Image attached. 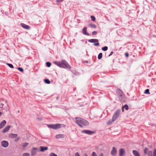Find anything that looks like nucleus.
Instances as JSON below:
<instances>
[{
	"mask_svg": "<svg viewBox=\"0 0 156 156\" xmlns=\"http://www.w3.org/2000/svg\"><path fill=\"white\" fill-rule=\"evenodd\" d=\"M89 26L90 27L94 28H96V26L94 24H90L89 25Z\"/></svg>",
	"mask_w": 156,
	"mask_h": 156,
	"instance_id": "20",
	"label": "nucleus"
},
{
	"mask_svg": "<svg viewBox=\"0 0 156 156\" xmlns=\"http://www.w3.org/2000/svg\"><path fill=\"white\" fill-rule=\"evenodd\" d=\"M18 69V70H19L20 71L23 72V69L22 68H20V67H19V68H17Z\"/></svg>",
	"mask_w": 156,
	"mask_h": 156,
	"instance_id": "30",
	"label": "nucleus"
},
{
	"mask_svg": "<svg viewBox=\"0 0 156 156\" xmlns=\"http://www.w3.org/2000/svg\"><path fill=\"white\" fill-rule=\"evenodd\" d=\"M49 156H57V155L54 153H52L50 154Z\"/></svg>",
	"mask_w": 156,
	"mask_h": 156,
	"instance_id": "33",
	"label": "nucleus"
},
{
	"mask_svg": "<svg viewBox=\"0 0 156 156\" xmlns=\"http://www.w3.org/2000/svg\"><path fill=\"white\" fill-rule=\"evenodd\" d=\"M133 153L135 156H140L139 153L137 151L135 150L133 151Z\"/></svg>",
	"mask_w": 156,
	"mask_h": 156,
	"instance_id": "19",
	"label": "nucleus"
},
{
	"mask_svg": "<svg viewBox=\"0 0 156 156\" xmlns=\"http://www.w3.org/2000/svg\"><path fill=\"white\" fill-rule=\"evenodd\" d=\"M125 56L127 57H128V56H129V54L127 52H126V53L125 54Z\"/></svg>",
	"mask_w": 156,
	"mask_h": 156,
	"instance_id": "38",
	"label": "nucleus"
},
{
	"mask_svg": "<svg viewBox=\"0 0 156 156\" xmlns=\"http://www.w3.org/2000/svg\"><path fill=\"white\" fill-rule=\"evenodd\" d=\"M49 128H51L54 129H56L61 128L62 127H64L65 125L64 124H50L48 125Z\"/></svg>",
	"mask_w": 156,
	"mask_h": 156,
	"instance_id": "3",
	"label": "nucleus"
},
{
	"mask_svg": "<svg viewBox=\"0 0 156 156\" xmlns=\"http://www.w3.org/2000/svg\"><path fill=\"white\" fill-rule=\"evenodd\" d=\"M125 153V150L123 148H121L119 150V155L120 156H123Z\"/></svg>",
	"mask_w": 156,
	"mask_h": 156,
	"instance_id": "11",
	"label": "nucleus"
},
{
	"mask_svg": "<svg viewBox=\"0 0 156 156\" xmlns=\"http://www.w3.org/2000/svg\"><path fill=\"white\" fill-rule=\"evenodd\" d=\"M124 106V108H125L126 110H127L128 109L129 107L127 105H125L124 106Z\"/></svg>",
	"mask_w": 156,
	"mask_h": 156,
	"instance_id": "28",
	"label": "nucleus"
},
{
	"mask_svg": "<svg viewBox=\"0 0 156 156\" xmlns=\"http://www.w3.org/2000/svg\"><path fill=\"white\" fill-rule=\"evenodd\" d=\"M92 156H97L96 155V154L95 152H93L92 153Z\"/></svg>",
	"mask_w": 156,
	"mask_h": 156,
	"instance_id": "36",
	"label": "nucleus"
},
{
	"mask_svg": "<svg viewBox=\"0 0 156 156\" xmlns=\"http://www.w3.org/2000/svg\"><path fill=\"white\" fill-rule=\"evenodd\" d=\"M102 54L101 53H100L98 56V58L99 59H101L102 58Z\"/></svg>",
	"mask_w": 156,
	"mask_h": 156,
	"instance_id": "21",
	"label": "nucleus"
},
{
	"mask_svg": "<svg viewBox=\"0 0 156 156\" xmlns=\"http://www.w3.org/2000/svg\"><path fill=\"white\" fill-rule=\"evenodd\" d=\"M47 66L48 67H50L51 66V63L49 62H47L46 63Z\"/></svg>",
	"mask_w": 156,
	"mask_h": 156,
	"instance_id": "32",
	"label": "nucleus"
},
{
	"mask_svg": "<svg viewBox=\"0 0 156 156\" xmlns=\"http://www.w3.org/2000/svg\"><path fill=\"white\" fill-rule=\"evenodd\" d=\"M21 25L22 27L24 28L27 29H30V27L29 26H28L24 23H21Z\"/></svg>",
	"mask_w": 156,
	"mask_h": 156,
	"instance_id": "16",
	"label": "nucleus"
},
{
	"mask_svg": "<svg viewBox=\"0 0 156 156\" xmlns=\"http://www.w3.org/2000/svg\"><path fill=\"white\" fill-rule=\"evenodd\" d=\"M6 123V122L5 120H4L2 121L0 123V129L2 128L5 125Z\"/></svg>",
	"mask_w": 156,
	"mask_h": 156,
	"instance_id": "14",
	"label": "nucleus"
},
{
	"mask_svg": "<svg viewBox=\"0 0 156 156\" xmlns=\"http://www.w3.org/2000/svg\"><path fill=\"white\" fill-rule=\"evenodd\" d=\"M144 93L145 94H149L150 93L149 90L148 89H146L144 92Z\"/></svg>",
	"mask_w": 156,
	"mask_h": 156,
	"instance_id": "27",
	"label": "nucleus"
},
{
	"mask_svg": "<svg viewBox=\"0 0 156 156\" xmlns=\"http://www.w3.org/2000/svg\"><path fill=\"white\" fill-rule=\"evenodd\" d=\"M44 81L47 84H49L50 83V81L48 79H45L44 80Z\"/></svg>",
	"mask_w": 156,
	"mask_h": 156,
	"instance_id": "24",
	"label": "nucleus"
},
{
	"mask_svg": "<svg viewBox=\"0 0 156 156\" xmlns=\"http://www.w3.org/2000/svg\"><path fill=\"white\" fill-rule=\"evenodd\" d=\"M75 156H80V155L78 152H76L75 154Z\"/></svg>",
	"mask_w": 156,
	"mask_h": 156,
	"instance_id": "39",
	"label": "nucleus"
},
{
	"mask_svg": "<svg viewBox=\"0 0 156 156\" xmlns=\"http://www.w3.org/2000/svg\"><path fill=\"white\" fill-rule=\"evenodd\" d=\"M10 127V126H6L3 130L2 131V133H4L8 131L9 130Z\"/></svg>",
	"mask_w": 156,
	"mask_h": 156,
	"instance_id": "13",
	"label": "nucleus"
},
{
	"mask_svg": "<svg viewBox=\"0 0 156 156\" xmlns=\"http://www.w3.org/2000/svg\"><path fill=\"white\" fill-rule=\"evenodd\" d=\"M82 132L85 133L87 134H88L91 135L92 134L94 133V132H92L91 131H90L89 130H83L82 131Z\"/></svg>",
	"mask_w": 156,
	"mask_h": 156,
	"instance_id": "10",
	"label": "nucleus"
},
{
	"mask_svg": "<svg viewBox=\"0 0 156 156\" xmlns=\"http://www.w3.org/2000/svg\"><path fill=\"white\" fill-rule=\"evenodd\" d=\"M63 0H57L56 2L57 3L61 2L63 1Z\"/></svg>",
	"mask_w": 156,
	"mask_h": 156,
	"instance_id": "37",
	"label": "nucleus"
},
{
	"mask_svg": "<svg viewBox=\"0 0 156 156\" xmlns=\"http://www.w3.org/2000/svg\"><path fill=\"white\" fill-rule=\"evenodd\" d=\"M29 144L27 143H24L22 144L23 146L25 147H26Z\"/></svg>",
	"mask_w": 156,
	"mask_h": 156,
	"instance_id": "22",
	"label": "nucleus"
},
{
	"mask_svg": "<svg viewBox=\"0 0 156 156\" xmlns=\"http://www.w3.org/2000/svg\"><path fill=\"white\" fill-rule=\"evenodd\" d=\"M113 53V52H111V54H110V55H109V56H110V55H112Z\"/></svg>",
	"mask_w": 156,
	"mask_h": 156,
	"instance_id": "42",
	"label": "nucleus"
},
{
	"mask_svg": "<svg viewBox=\"0 0 156 156\" xmlns=\"http://www.w3.org/2000/svg\"><path fill=\"white\" fill-rule=\"evenodd\" d=\"M99 156H104L103 154L102 153H101L99 155Z\"/></svg>",
	"mask_w": 156,
	"mask_h": 156,
	"instance_id": "41",
	"label": "nucleus"
},
{
	"mask_svg": "<svg viewBox=\"0 0 156 156\" xmlns=\"http://www.w3.org/2000/svg\"><path fill=\"white\" fill-rule=\"evenodd\" d=\"M90 18L93 21H95L96 19L94 16H91Z\"/></svg>",
	"mask_w": 156,
	"mask_h": 156,
	"instance_id": "29",
	"label": "nucleus"
},
{
	"mask_svg": "<svg viewBox=\"0 0 156 156\" xmlns=\"http://www.w3.org/2000/svg\"><path fill=\"white\" fill-rule=\"evenodd\" d=\"M1 105H2V107H3V104H2H2H1Z\"/></svg>",
	"mask_w": 156,
	"mask_h": 156,
	"instance_id": "46",
	"label": "nucleus"
},
{
	"mask_svg": "<svg viewBox=\"0 0 156 156\" xmlns=\"http://www.w3.org/2000/svg\"><path fill=\"white\" fill-rule=\"evenodd\" d=\"M97 34V32L96 31H94L92 32V35H96Z\"/></svg>",
	"mask_w": 156,
	"mask_h": 156,
	"instance_id": "35",
	"label": "nucleus"
},
{
	"mask_svg": "<svg viewBox=\"0 0 156 156\" xmlns=\"http://www.w3.org/2000/svg\"><path fill=\"white\" fill-rule=\"evenodd\" d=\"M88 41L91 43L97 42L96 43H94V45L95 46H98L99 45V43L98 42V40L97 39H91L89 40Z\"/></svg>",
	"mask_w": 156,
	"mask_h": 156,
	"instance_id": "5",
	"label": "nucleus"
},
{
	"mask_svg": "<svg viewBox=\"0 0 156 156\" xmlns=\"http://www.w3.org/2000/svg\"><path fill=\"white\" fill-rule=\"evenodd\" d=\"M23 156H30V154L28 153H26L23 154Z\"/></svg>",
	"mask_w": 156,
	"mask_h": 156,
	"instance_id": "26",
	"label": "nucleus"
},
{
	"mask_svg": "<svg viewBox=\"0 0 156 156\" xmlns=\"http://www.w3.org/2000/svg\"><path fill=\"white\" fill-rule=\"evenodd\" d=\"M6 64L10 68H14L13 66L11 64L6 63Z\"/></svg>",
	"mask_w": 156,
	"mask_h": 156,
	"instance_id": "25",
	"label": "nucleus"
},
{
	"mask_svg": "<svg viewBox=\"0 0 156 156\" xmlns=\"http://www.w3.org/2000/svg\"><path fill=\"white\" fill-rule=\"evenodd\" d=\"M153 156H156V149H154L153 151Z\"/></svg>",
	"mask_w": 156,
	"mask_h": 156,
	"instance_id": "31",
	"label": "nucleus"
},
{
	"mask_svg": "<svg viewBox=\"0 0 156 156\" xmlns=\"http://www.w3.org/2000/svg\"><path fill=\"white\" fill-rule=\"evenodd\" d=\"M19 138H17V139H16V140H15V141H17V140H19Z\"/></svg>",
	"mask_w": 156,
	"mask_h": 156,
	"instance_id": "44",
	"label": "nucleus"
},
{
	"mask_svg": "<svg viewBox=\"0 0 156 156\" xmlns=\"http://www.w3.org/2000/svg\"><path fill=\"white\" fill-rule=\"evenodd\" d=\"M2 113L0 112V116H1V115H2Z\"/></svg>",
	"mask_w": 156,
	"mask_h": 156,
	"instance_id": "45",
	"label": "nucleus"
},
{
	"mask_svg": "<svg viewBox=\"0 0 156 156\" xmlns=\"http://www.w3.org/2000/svg\"><path fill=\"white\" fill-rule=\"evenodd\" d=\"M76 123L81 127H82V125L85 126L89 125L88 122L86 120L80 117L75 118Z\"/></svg>",
	"mask_w": 156,
	"mask_h": 156,
	"instance_id": "2",
	"label": "nucleus"
},
{
	"mask_svg": "<svg viewBox=\"0 0 156 156\" xmlns=\"http://www.w3.org/2000/svg\"><path fill=\"white\" fill-rule=\"evenodd\" d=\"M1 145L4 147H6L8 146L9 144L7 141L4 140L2 141Z\"/></svg>",
	"mask_w": 156,
	"mask_h": 156,
	"instance_id": "9",
	"label": "nucleus"
},
{
	"mask_svg": "<svg viewBox=\"0 0 156 156\" xmlns=\"http://www.w3.org/2000/svg\"><path fill=\"white\" fill-rule=\"evenodd\" d=\"M87 27H84L82 30L83 33L84 35L89 36L90 34L87 32Z\"/></svg>",
	"mask_w": 156,
	"mask_h": 156,
	"instance_id": "12",
	"label": "nucleus"
},
{
	"mask_svg": "<svg viewBox=\"0 0 156 156\" xmlns=\"http://www.w3.org/2000/svg\"><path fill=\"white\" fill-rule=\"evenodd\" d=\"M108 48L107 46H105L104 47L102 48V50L104 51H106L108 50Z\"/></svg>",
	"mask_w": 156,
	"mask_h": 156,
	"instance_id": "23",
	"label": "nucleus"
},
{
	"mask_svg": "<svg viewBox=\"0 0 156 156\" xmlns=\"http://www.w3.org/2000/svg\"><path fill=\"white\" fill-rule=\"evenodd\" d=\"M117 151L116 148L114 147H113L112 151H111V154L112 156H115L117 154Z\"/></svg>",
	"mask_w": 156,
	"mask_h": 156,
	"instance_id": "8",
	"label": "nucleus"
},
{
	"mask_svg": "<svg viewBox=\"0 0 156 156\" xmlns=\"http://www.w3.org/2000/svg\"><path fill=\"white\" fill-rule=\"evenodd\" d=\"M144 153L145 154H148V156L152 155V151H149L147 148H145L144 150Z\"/></svg>",
	"mask_w": 156,
	"mask_h": 156,
	"instance_id": "6",
	"label": "nucleus"
},
{
	"mask_svg": "<svg viewBox=\"0 0 156 156\" xmlns=\"http://www.w3.org/2000/svg\"><path fill=\"white\" fill-rule=\"evenodd\" d=\"M111 122H108L107 124H108V125H109V124H111Z\"/></svg>",
	"mask_w": 156,
	"mask_h": 156,
	"instance_id": "43",
	"label": "nucleus"
},
{
	"mask_svg": "<svg viewBox=\"0 0 156 156\" xmlns=\"http://www.w3.org/2000/svg\"><path fill=\"white\" fill-rule=\"evenodd\" d=\"M18 135L17 134H14L13 133L9 134V137L11 138H14L17 137Z\"/></svg>",
	"mask_w": 156,
	"mask_h": 156,
	"instance_id": "17",
	"label": "nucleus"
},
{
	"mask_svg": "<svg viewBox=\"0 0 156 156\" xmlns=\"http://www.w3.org/2000/svg\"><path fill=\"white\" fill-rule=\"evenodd\" d=\"M39 148L40 149V151L41 152H44L48 149L47 147H44L43 146H40Z\"/></svg>",
	"mask_w": 156,
	"mask_h": 156,
	"instance_id": "15",
	"label": "nucleus"
},
{
	"mask_svg": "<svg viewBox=\"0 0 156 156\" xmlns=\"http://www.w3.org/2000/svg\"><path fill=\"white\" fill-rule=\"evenodd\" d=\"M122 112H123L124 111V106H122Z\"/></svg>",
	"mask_w": 156,
	"mask_h": 156,
	"instance_id": "40",
	"label": "nucleus"
},
{
	"mask_svg": "<svg viewBox=\"0 0 156 156\" xmlns=\"http://www.w3.org/2000/svg\"><path fill=\"white\" fill-rule=\"evenodd\" d=\"M120 112V109L117 110L114 114L112 118V121H114L118 117Z\"/></svg>",
	"mask_w": 156,
	"mask_h": 156,
	"instance_id": "4",
	"label": "nucleus"
},
{
	"mask_svg": "<svg viewBox=\"0 0 156 156\" xmlns=\"http://www.w3.org/2000/svg\"><path fill=\"white\" fill-rule=\"evenodd\" d=\"M119 92L120 94V96L121 97H123L124 95H123L122 92V91L120 90H119Z\"/></svg>",
	"mask_w": 156,
	"mask_h": 156,
	"instance_id": "34",
	"label": "nucleus"
},
{
	"mask_svg": "<svg viewBox=\"0 0 156 156\" xmlns=\"http://www.w3.org/2000/svg\"><path fill=\"white\" fill-rule=\"evenodd\" d=\"M37 148L36 147L33 148L31 151V155L32 156H34L37 152Z\"/></svg>",
	"mask_w": 156,
	"mask_h": 156,
	"instance_id": "7",
	"label": "nucleus"
},
{
	"mask_svg": "<svg viewBox=\"0 0 156 156\" xmlns=\"http://www.w3.org/2000/svg\"><path fill=\"white\" fill-rule=\"evenodd\" d=\"M54 63L56 65L61 68H67L69 69L71 68L68 63L64 60H62L61 61L54 62Z\"/></svg>",
	"mask_w": 156,
	"mask_h": 156,
	"instance_id": "1",
	"label": "nucleus"
},
{
	"mask_svg": "<svg viewBox=\"0 0 156 156\" xmlns=\"http://www.w3.org/2000/svg\"><path fill=\"white\" fill-rule=\"evenodd\" d=\"M64 135L62 134H57L55 136L56 138L57 139L62 138L64 137Z\"/></svg>",
	"mask_w": 156,
	"mask_h": 156,
	"instance_id": "18",
	"label": "nucleus"
}]
</instances>
